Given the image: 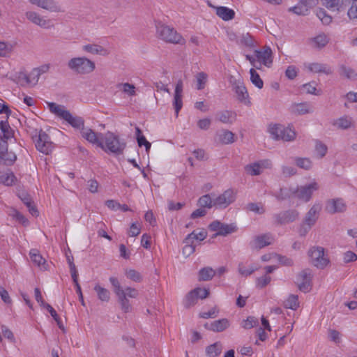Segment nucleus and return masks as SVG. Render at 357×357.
<instances>
[{
	"instance_id": "nucleus-12",
	"label": "nucleus",
	"mask_w": 357,
	"mask_h": 357,
	"mask_svg": "<svg viewBox=\"0 0 357 357\" xmlns=\"http://www.w3.org/2000/svg\"><path fill=\"white\" fill-rule=\"evenodd\" d=\"M347 205L341 198L332 199L326 202L325 210L330 214L344 212Z\"/></svg>"
},
{
	"instance_id": "nucleus-11",
	"label": "nucleus",
	"mask_w": 357,
	"mask_h": 357,
	"mask_svg": "<svg viewBox=\"0 0 357 357\" xmlns=\"http://www.w3.org/2000/svg\"><path fill=\"white\" fill-rule=\"evenodd\" d=\"M236 199V195L231 188L226 190L222 194L213 199L214 206L226 208Z\"/></svg>"
},
{
	"instance_id": "nucleus-61",
	"label": "nucleus",
	"mask_w": 357,
	"mask_h": 357,
	"mask_svg": "<svg viewBox=\"0 0 357 357\" xmlns=\"http://www.w3.org/2000/svg\"><path fill=\"white\" fill-rule=\"evenodd\" d=\"M15 179L16 178L13 173L4 174L0 176V181L6 185H12Z\"/></svg>"
},
{
	"instance_id": "nucleus-56",
	"label": "nucleus",
	"mask_w": 357,
	"mask_h": 357,
	"mask_svg": "<svg viewBox=\"0 0 357 357\" xmlns=\"http://www.w3.org/2000/svg\"><path fill=\"white\" fill-rule=\"evenodd\" d=\"M17 195L26 207H29L30 204L33 202L31 196L24 190H18Z\"/></svg>"
},
{
	"instance_id": "nucleus-22",
	"label": "nucleus",
	"mask_w": 357,
	"mask_h": 357,
	"mask_svg": "<svg viewBox=\"0 0 357 357\" xmlns=\"http://www.w3.org/2000/svg\"><path fill=\"white\" fill-rule=\"evenodd\" d=\"M313 1H298L297 5L288 9L289 12H293L298 15H306L308 13L309 8L312 6Z\"/></svg>"
},
{
	"instance_id": "nucleus-23",
	"label": "nucleus",
	"mask_w": 357,
	"mask_h": 357,
	"mask_svg": "<svg viewBox=\"0 0 357 357\" xmlns=\"http://www.w3.org/2000/svg\"><path fill=\"white\" fill-rule=\"evenodd\" d=\"M307 68L314 73H324L327 75L333 73L332 68L326 63H312L308 65Z\"/></svg>"
},
{
	"instance_id": "nucleus-16",
	"label": "nucleus",
	"mask_w": 357,
	"mask_h": 357,
	"mask_svg": "<svg viewBox=\"0 0 357 357\" xmlns=\"http://www.w3.org/2000/svg\"><path fill=\"white\" fill-rule=\"evenodd\" d=\"M229 321L226 318H223L215 320L211 323H206L204 324V328L208 331L219 333L225 331L229 327Z\"/></svg>"
},
{
	"instance_id": "nucleus-29",
	"label": "nucleus",
	"mask_w": 357,
	"mask_h": 357,
	"mask_svg": "<svg viewBox=\"0 0 357 357\" xmlns=\"http://www.w3.org/2000/svg\"><path fill=\"white\" fill-rule=\"evenodd\" d=\"M236 113L229 110H224L217 114L218 120L224 123L231 124L236 119Z\"/></svg>"
},
{
	"instance_id": "nucleus-41",
	"label": "nucleus",
	"mask_w": 357,
	"mask_h": 357,
	"mask_svg": "<svg viewBox=\"0 0 357 357\" xmlns=\"http://www.w3.org/2000/svg\"><path fill=\"white\" fill-rule=\"evenodd\" d=\"M197 205L202 208H212L213 206H214L213 200H212L210 195L206 194V195H202V197H200L199 198L198 202H197Z\"/></svg>"
},
{
	"instance_id": "nucleus-57",
	"label": "nucleus",
	"mask_w": 357,
	"mask_h": 357,
	"mask_svg": "<svg viewBox=\"0 0 357 357\" xmlns=\"http://www.w3.org/2000/svg\"><path fill=\"white\" fill-rule=\"evenodd\" d=\"M197 297L195 294V292H193V290L190 291L185 297V306L186 307H190L195 304H196L197 301Z\"/></svg>"
},
{
	"instance_id": "nucleus-51",
	"label": "nucleus",
	"mask_w": 357,
	"mask_h": 357,
	"mask_svg": "<svg viewBox=\"0 0 357 357\" xmlns=\"http://www.w3.org/2000/svg\"><path fill=\"white\" fill-rule=\"evenodd\" d=\"M340 70L341 73L348 79L354 80L357 79V74L352 68L346 67L345 66L342 65L340 67Z\"/></svg>"
},
{
	"instance_id": "nucleus-5",
	"label": "nucleus",
	"mask_w": 357,
	"mask_h": 357,
	"mask_svg": "<svg viewBox=\"0 0 357 357\" xmlns=\"http://www.w3.org/2000/svg\"><path fill=\"white\" fill-rule=\"evenodd\" d=\"M68 67L77 74L86 75L95 70L96 64L86 57H75L68 61Z\"/></svg>"
},
{
	"instance_id": "nucleus-35",
	"label": "nucleus",
	"mask_w": 357,
	"mask_h": 357,
	"mask_svg": "<svg viewBox=\"0 0 357 357\" xmlns=\"http://www.w3.org/2000/svg\"><path fill=\"white\" fill-rule=\"evenodd\" d=\"M94 290L97 293L98 298L102 302H108L110 299V292L108 289L96 284Z\"/></svg>"
},
{
	"instance_id": "nucleus-39",
	"label": "nucleus",
	"mask_w": 357,
	"mask_h": 357,
	"mask_svg": "<svg viewBox=\"0 0 357 357\" xmlns=\"http://www.w3.org/2000/svg\"><path fill=\"white\" fill-rule=\"evenodd\" d=\"M82 49L84 51L93 54H102V52H105L103 47L97 44L85 45Z\"/></svg>"
},
{
	"instance_id": "nucleus-32",
	"label": "nucleus",
	"mask_w": 357,
	"mask_h": 357,
	"mask_svg": "<svg viewBox=\"0 0 357 357\" xmlns=\"http://www.w3.org/2000/svg\"><path fill=\"white\" fill-rule=\"evenodd\" d=\"M136 131V139L137 142V144L139 147H142V146H144L146 151L147 153L149 152L151 144L147 141L144 135L142 134V132L141 129L138 127L135 128Z\"/></svg>"
},
{
	"instance_id": "nucleus-2",
	"label": "nucleus",
	"mask_w": 357,
	"mask_h": 357,
	"mask_svg": "<svg viewBox=\"0 0 357 357\" xmlns=\"http://www.w3.org/2000/svg\"><path fill=\"white\" fill-rule=\"evenodd\" d=\"M48 107L52 113L67 121L73 128L81 131L84 128L83 118L77 116H73L68 110L64 109V106L50 102Z\"/></svg>"
},
{
	"instance_id": "nucleus-31",
	"label": "nucleus",
	"mask_w": 357,
	"mask_h": 357,
	"mask_svg": "<svg viewBox=\"0 0 357 357\" xmlns=\"http://www.w3.org/2000/svg\"><path fill=\"white\" fill-rule=\"evenodd\" d=\"M207 236V231L205 229H202L199 233H196L195 231H193L192 233L189 234L185 238V243H193L194 240L203 241Z\"/></svg>"
},
{
	"instance_id": "nucleus-40",
	"label": "nucleus",
	"mask_w": 357,
	"mask_h": 357,
	"mask_svg": "<svg viewBox=\"0 0 357 357\" xmlns=\"http://www.w3.org/2000/svg\"><path fill=\"white\" fill-rule=\"evenodd\" d=\"M284 306L285 308L291 309L293 310H297V308L299 307L298 296L291 294L284 301Z\"/></svg>"
},
{
	"instance_id": "nucleus-63",
	"label": "nucleus",
	"mask_w": 357,
	"mask_h": 357,
	"mask_svg": "<svg viewBox=\"0 0 357 357\" xmlns=\"http://www.w3.org/2000/svg\"><path fill=\"white\" fill-rule=\"evenodd\" d=\"M193 292H195V294L197 298L204 299L207 298L209 295V289L206 288L197 287L193 289Z\"/></svg>"
},
{
	"instance_id": "nucleus-25",
	"label": "nucleus",
	"mask_w": 357,
	"mask_h": 357,
	"mask_svg": "<svg viewBox=\"0 0 357 357\" xmlns=\"http://www.w3.org/2000/svg\"><path fill=\"white\" fill-rule=\"evenodd\" d=\"M0 129L1 130V135H0V139L2 140H8L13 137L14 132L13 130L11 129L8 121L7 120L6 121H1L0 122Z\"/></svg>"
},
{
	"instance_id": "nucleus-53",
	"label": "nucleus",
	"mask_w": 357,
	"mask_h": 357,
	"mask_svg": "<svg viewBox=\"0 0 357 357\" xmlns=\"http://www.w3.org/2000/svg\"><path fill=\"white\" fill-rule=\"evenodd\" d=\"M258 324L259 321L256 317L250 316L247 318V319L243 320L242 327L245 329H250L257 326Z\"/></svg>"
},
{
	"instance_id": "nucleus-46",
	"label": "nucleus",
	"mask_w": 357,
	"mask_h": 357,
	"mask_svg": "<svg viewBox=\"0 0 357 357\" xmlns=\"http://www.w3.org/2000/svg\"><path fill=\"white\" fill-rule=\"evenodd\" d=\"M295 162L298 167L305 170L310 169L312 166V162L308 158H296Z\"/></svg>"
},
{
	"instance_id": "nucleus-7",
	"label": "nucleus",
	"mask_w": 357,
	"mask_h": 357,
	"mask_svg": "<svg viewBox=\"0 0 357 357\" xmlns=\"http://www.w3.org/2000/svg\"><path fill=\"white\" fill-rule=\"evenodd\" d=\"M32 139L38 151L45 155L52 153L54 145L51 142L50 136L43 130H40L38 132L36 130V135L32 136Z\"/></svg>"
},
{
	"instance_id": "nucleus-26",
	"label": "nucleus",
	"mask_w": 357,
	"mask_h": 357,
	"mask_svg": "<svg viewBox=\"0 0 357 357\" xmlns=\"http://www.w3.org/2000/svg\"><path fill=\"white\" fill-rule=\"evenodd\" d=\"M310 40L313 47L321 49L328 43L329 38L325 33H321L312 38Z\"/></svg>"
},
{
	"instance_id": "nucleus-10",
	"label": "nucleus",
	"mask_w": 357,
	"mask_h": 357,
	"mask_svg": "<svg viewBox=\"0 0 357 357\" xmlns=\"http://www.w3.org/2000/svg\"><path fill=\"white\" fill-rule=\"evenodd\" d=\"M318 188L319 185L316 182L301 187H295V189L297 190L295 193V197L307 202L311 199L313 192L318 190Z\"/></svg>"
},
{
	"instance_id": "nucleus-8",
	"label": "nucleus",
	"mask_w": 357,
	"mask_h": 357,
	"mask_svg": "<svg viewBox=\"0 0 357 357\" xmlns=\"http://www.w3.org/2000/svg\"><path fill=\"white\" fill-rule=\"evenodd\" d=\"M324 248L320 246H313L308 250V256L311 264L319 269H324L330 262L325 256Z\"/></svg>"
},
{
	"instance_id": "nucleus-55",
	"label": "nucleus",
	"mask_w": 357,
	"mask_h": 357,
	"mask_svg": "<svg viewBox=\"0 0 357 357\" xmlns=\"http://www.w3.org/2000/svg\"><path fill=\"white\" fill-rule=\"evenodd\" d=\"M241 44L244 45L248 47H254L255 46V40L249 33L242 35L241 38Z\"/></svg>"
},
{
	"instance_id": "nucleus-36",
	"label": "nucleus",
	"mask_w": 357,
	"mask_h": 357,
	"mask_svg": "<svg viewBox=\"0 0 357 357\" xmlns=\"http://www.w3.org/2000/svg\"><path fill=\"white\" fill-rule=\"evenodd\" d=\"M14 77L13 80L22 86L31 83L30 77L24 72L20 71L16 73Z\"/></svg>"
},
{
	"instance_id": "nucleus-59",
	"label": "nucleus",
	"mask_w": 357,
	"mask_h": 357,
	"mask_svg": "<svg viewBox=\"0 0 357 357\" xmlns=\"http://www.w3.org/2000/svg\"><path fill=\"white\" fill-rule=\"evenodd\" d=\"M312 280V273L311 270L309 268H306L303 270L297 277L298 282L303 281H311Z\"/></svg>"
},
{
	"instance_id": "nucleus-44",
	"label": "nucleus",
	"mask_w": 357,
	"mask_h": 357,
	"mask_svg": "<svg viewBox=\"0 0 357 357\" xmlns=\"http://www.w3.org/2000/svg\"><path fill=\"white\" fill-rule=\"evenodd\" d=\"M13 45L9 43L0 41V56H9L13 50Z\"/></svg>"
},
{
	"instance_id": "nucleus-45",
	"label": "nucleus",
	"mask_w": 357,
	"mask_h": 357,
	"mask_svg": "<svg viewBox=\"0 0 357 357\" xmlns=\"http://www.w3.org/2000/svg\"><path fill=\"white\" fill-rule=\"evenodd\" d=\"M3 155H0V164L11 165L16 160L17 157L13 152H8L7 151V154Z\"/></svg>"
},
{
	"instance_id": "nucleus-15",
	"label": "nucleus",
	"mask_w": 357,
	"mask_h": 357,
	"mask_svg": "<svg viewBox=\"0 0 357 357\" xmlns=\"http://www.w3.org/2000/svg\"><path fill=\"white\" fill-rule=\"evenodd\" d=\"M272 239V236L269 233L256 236L253 241L250 243V245L252 249H261L271 245Z\"/></svg>"
},
{
	"instance_id": "nucleus-47",
	"label": "nucleus",
	"mask_w": 357,
	"mask_h": 357,
	"mask_svg": "<svg viewBox=\"0 0 357 357\" xmlns=\"http://www.w3.org/2000/svg\"><path fill=\"white\" fill-rule=\"evenodd\" d=\"M45 308L50 313L51 316L53 317L54 321L56 322L58 327L61 330L64 331L65 330L64 326L62 324V321H61L59 316L56 313V310L50 304H47L45 305Z\"/></svg>"
},
{
	"instance_id": "nucleus-42",
	"label": "nucleus",
	"mask_w": 357,
	"mask_h": 357,
	"mask_svg": "<svg viewBox=\"0 0 357 357\" xmlns=\"http://www.w3.org/2000/svg\"><path fill=\"white\" fill-rule=\"evenodd\" d=\"M352 122V119L349 116H343L338 119L335 123L334 125L336 126L338 128L346 130L351 127Z\"/></svg>"
},
{
	"instance_id": "nucleus-37",
	"label": "nucleus",
	"mask_w": 357,
	"mask_h": 357,
	"mask_svg": "<svg viewBox=\"0 0 357 357\" xmlns=\"http://www.w3.org/2000/svg\"><path fill=\"white\" fill-rule=\"evenodd\" d=\"M116 296L121 305V310L126 313L130 312L132 307L130 304L129 300L126 296L125 291L120 293V294L117 295Z\"/></svg>"
},
{
	"instance_id": "nucleus-58",
	"label": "nucleus",
	"mask_w": 357,
	"mask_h": 357,
	"mask_svg": "<svg viewBox=\"0 0 357 357\" xmlns=\"http://www.w3.org/2000/svg\"><path fill=\"white\" fill-rule=\"evenodd\" d=\"M328 148L326 144L320 141H317L315 144V151L319 155V158H323L327 153Z\"/></svg>"
},
{
	"instance_id": "nucleus-17",
	"label": "nucleus",
	"mask_w": 357,
	"mask_h": 357,
	"mask_svg": "<svg viewBox=\"0 0 357 357\" xmlns=\"http://www.w3.org/2000/svg\"><path fill=\"white\" fill-rule=\"evenodd\" d=\"M208 5L215 9L216 15L225 21H229L234 18L235 12L234 10L225 6H214L211 1H207Z\"/></svg>"
},
{
	"instance_id": "nucleus-27",
	"label": "nucleus",
	"mask_w": 357,
	"mask_h": 357,
	"mask_svg": "<svg viewBox=\"0 0 357 357\" xmlns=\"http://www.w3.org/2000/svg\"><path fill=\"white\" fill-rule=\"evenodd\" d=\"M234 90L237 96V98L241 102H245L248 98V93L246 87L241 82H235L234 84Z\"/></svg>"
},
{
	"instance_id": "nucleus-64",
	"label": "nucleus",
	"mask_w": 357,
	"mask_h": 357,
	"mask_svg": "<svg viewBox=\"0 0 357 357\" xmlns=\"http://www.w3.org/2000/svg\"><path fill=\"white\" fill-rule=\"evenodd\" d=\"M350 20L357 21V1H353V3L347 12Z\"/></svg>"
},
{
	"instance_id": "nucleus-43",
	"label": "nucleus",
	"mask_w": 357,
	"mask_h": 357,
	"mask_svg": "<svg viewBox=\"0 0 357 357\" xmlns=\"http://www.w3.org/2000/svg\"><path fill=\"white\" fill-rule=\"evenodd\" d=\"M250 74L252 83L258 89H262L264 82L257 72L254 68H251L250 70Z\"/></svg>"
},
{
	"instance_id": "nucleus-4",
	"label": "nucleus",
	"mask_w": 357,
	"mask_h": 357,
	"mask_svg": "<svg viewBox=\"0 0 357 357\" xmlns=\"http://www.w3.org/2000/svg\"><path fill=\"white\" fill-rule=\"evenodd\" d=\"M320 210V206L314 204L305 213L298 228V234L300 236L305 237L312 227L315 225L319 216Z\"/></svg>"
},
{
	"instance_id": "nucleus-9",
	"label": "nucleus",
	"mask_w": 357,
	"mask_h": 357,
	"mask_svg": "<svg viewBox=\"0 0 357 357\" xmlns=\"http://www.w3.org/2000/svg\"><path fill=\"white\" fill-rule=\"evenodd\" d=\"M300 215L298 210L291 208L282 211L273 215L274 224L276 225H285L296 221Z\"/></svg>"
},
{
	"instance_id": "nucleus-62",
	"label": "nucleus",
	"mask_w": 357,
	"mask_h": 357,
	"mask_svg": "<svg viewBox=\"0 0 357 357\" xmlns=\"http://www.w3.org/2000/svg\"><path fill=\"white\" fill-rule=\"evenodd\" d=\"M126 275L128 278L137 282H139L142 279L141 274L134 269L127 271Z\"/></svg>"
},
{
	"instance_id": "nucleus-34",
	"label": "nucleus",
	"mask_w": 357,
	"mask_h": 357,
	"mask_svg": "<svg viewBox=\"0 0 357 357\" xmlns=\"http://www.w3.org/2000/svg\"><path fill=\"white\" fill-rule=\"evenodd\" d=\"M237 230V227L235 224H222L220 230L215 233L213 237L218 236H227L229 234L234 233Z\"/></svg>"
},
{
	"instance_id": "nucleus-3",
	"label": "nucleus",
	"mask_w": 357,
	"mask_h": 357,
	"mask_svg": "<svg viewBox=\"0 0 357 357\" xmlns=\"http://www.w3.org/2000/svg\"><path fill=\"white\" fill-rule=\"evenodd\" d=\"M156 33L158 38L167 43L172 44H184L185 39L173 27H170L161 22H155Z\"/></svg>"
},
{
	"instance_id": "nucleus-24",
	"label": "nucleus",
	"mask_w": 357,
	"mask_h": 357,
	"mask_svg": "<svg viewBox=\"0 0 357 357\" xmlns=\"http://www.w3.org/2000/svg\"><path fill=\"white\" fill-rule=\"evenodd\" d=\"M26 18L33 24L38 25L43 28L49 27V22L40 17V15L33 11H28L26 13Z\"/></svg>"
},
{
	"instance_id": "nucleus-14",
	"label": "nucleus",
	"mask_w": 357,
	"mask_h": 357,
	"mask_svg": "<svg viewBox=\"0 0 357 357\" xmlns=\"http://www.w3.org/2000/svg\"><path fill=\"white\" fill-rule=\"evenodd\" d=\"M183 81L178 80L175 86L173 106L175 109L176 116H178L179 111L183 107L182 93H183Z\"/></svg>"
},
{
	"instance_id": "nucleus-6",
	"label": "nucleus",
	"mask_w": 357,
	"mask_h": 357,
	"mask_svg": "<svg viewBox=\"0 0 357 357\" xmlns=\"http://www.w3.org/2000/svg\"><path fill=\"white\" fill-rule=\"evenodd\" d=\"M268 132L272 139L275 140H283L286 142L293 141L296 137V132L289 128H285L280 123H270L268 126Z\"/></svg>"
},
{
	"instance_id": "nucleus-18",
	"label": "nucleus",
	"mask_w": 357,
	"mask_h": 357,
	"mask_svg": "<svg viewBox=\"0 0 357 357\" xmlns=\"http://www.w3.org/2000/svg\"><path fill=\"white\" fill-rule=\"evenodd\" d=\"M269 165H271V163L268 160H261L247 165L245 167V170L247 174L251 176H257L261 173V169L263 168L268 167Z\"/></svg>"
},
{
	"instance_id": "nucleus-1",
	"label": "nucleus",
	"mask_w": 357,
	"mask_h": 357,
	"mask_svg": "<svg viewBox=\"0 0 357 357\" xmlns=\"http://www.w3.org/2000/svg\"><path fill=\"white\" fill-rule=\"evenodd\" d=\"M126 146V142L123 139L109 131L105 134L103 141L99 144V147L105 153L116 155L122 154Z\"/></svg>"
},
{
	"instance_id": "nucleus-52",
	"label": "nucleus",
	"mask_w": 357,
	"mask_h": 357,
	"mask_svg": "<svg viewBox=\"0 0 357 357\" xmlns=\"http://www.w3.org/2000/svg\"><path fill=\"white\" fill-rule=\"evenodd\" d=\"M258 268L257 266H252L250 267V268L247 269L243 263H240L238 264V270L239 273L245 277H247L248 275H250L252 274L255 271H257Z\"/></svg>"
},
{
	"instance_id": "nucleus-19",
	"label": "nucleus",
	"mask_w": 357,
	"mask_h": 357,
	"mask_svg": "<svg viewBox=\"0 0 357 357\" xmlns=\"http://www.w3.org/2000/svg\"><path fill=\"white\" fill-rule=\"evenodd\" d=\"M296 191L297 190L295 189V187H282L280 188L278 192L271 193V195L275 197L278 201L282 202L295 197Z\"/></svg>"
},
{
	"instance_id": "nucleus-54",
	"label": "nucleus",
	"mask_w": 357,
	"mask_h": 357,
	"mask_svg": "<svg viewBox=\"0 0 357 357\" xmlns=\"http://www.w3.org/2000/svg\"><path fill=\"white\" fill-rule=\"evenodd\" d=\"M246 208L250 211H253L257 214H263L265 213V209L261 203H249Z\"/></svg>"
},
{
	"instance_id": "nucleus-60",
	"label": "nucleus",
	"mask_w": 357,
	"mask_h": 357,
	"mask_svg": "<svg viewBox=\"0 0 357 357\" xmlns=\"http://www.w3.org/2000/svg\"><path fill=\"white\" fill-rule=\"evenodd\" d=\"M118 87L122 88L123 91L129 96L135 95V87L133 84L129 83L120 84L118 85Z\"/></svg>"
},
{
	"instance_id": "nucleus-30",
	"label": "nucleus",
	"mask_w": 357,
	"mask_h": 357,
	"mask_svg": "<svg viewBox=\"0 0 357 357\" xmlns=\"http://www.w3.org/2000/svg\"><path fill=\"white\" fill-rule=\"evenodd\" d=\"M255 53L256 57L259 60H261L265 66H269L268 63H272V60H270L269 61H268L272 55V51L270 47H268L263 52L259 51V50H255Z\"/></svg>"
},
{
	"instance_id": "nucleus-38",
	"label": "nucleus",
	"mask_w": 357,
	"mask_h": 357,
	"mask_svg": "<svg viewBox=\"0 0 357 357\" xmlns=\"http://www.w3.org/2000/svg\"><path fill=\"white\" fill-rule=\"evenodd\" d=\"M29 255L31 261L37 266H41L45 264V259H43L38 250L36 249L31 250Z\"/></svg>"
},
{
	"instance_id": "nucleus-20",
	"label": "nucleus",
	"mask_w": 357,
	"mask_h": 357,
	"mask_svg": "<svg viewBox=\"0 0 357 357\" xmlns=\"http://www.w3.org/2000/svg\"><path fill=\"white\" fill-rule=\"evenodd\" d=\"M36 2L38 7L50 13L63 12L64 8L59 3V1H32Z\"/></svg>"
},
{
	"instance_id": "nucleus-21",
	"label": "nucleus",
	"mask_w": 357,
	"mask_h": 357,
	"mask_svg": "<svg viewBox=\"0 0 357 357\" xmlns=\"http://www.w3.org/2000/svg\"><path fill=\"white\" fill-rule=\"evenodd\" d=\"M291 113L296 115H303L310 113L311 106L310 103L304 102L301 103H293L289 109Z\"/></svg>"
},
{
	"instance_id": "nucleus-33",
	"label": "nucleus",
	"mask_w": 357,
	"mask_h": 357,
	"mask_svg": "<svg viewBox=\"0 0 357 357\" xmlns=\"http://www.w3.org/2000/svg\"><path fill=\"white\" fill-rule=\"evenodd\" d=\"M222 344L217 342L208 346L206 349V356L208 357H218L222 351Z\"/></svg>"
},
{
	"instance_id": "nucleus-28",
	"label": "nucleus",
	"mask_w": 357,
	"mask_h": 357,
	"mask_svg": "<svg viewBox=\"0 0 357 357\" xmlns=\"http://www.w3.org/2000/svg\"><path fill=\"white\" fill-rule=\"evenodd\" d=\"M215 275V271L211 267L206 266L201 268L198 272L199 281H209Z\"/></svg>"
},
{
	"instance_id": "nucleus-48",
	"label": "nucleus",
	"mask_w": 357,
	"mask_h": 357,
	"mask_svg": "<svg viewBox=\"0 0 357 357\" xmlns=\"http://www.w3.org/2000/svg\"><path fill=\"white\" fill-rule=\"evenodd\" d=\"M317 16L324 24L328 25L332 22L331 16L328 15L324 8H319L317 10Z\"/></svg>"
},
{
	"instance_id": "nucleus-49",
	"label": "nucleus",
	"mask_w": 357,
	"mask_h": 357,
	"mask_svg": "<svg viewBox=\"0 0 357 357\" xmlns=\"http://www.w3.org/2000/svg\"><path fill=\"white\" fill-rule=\"evenodd\" d=\"M234 135L232 132L227 130H223L222 134L220 135V140L225 144L234 142Z\"/></svg>"
},
{
	"instance_id": "nucleus-50",
	"label": "nucleus",
	"mask_w": 357,
	"mask_h": 357,
	"mask_svg": "<svg viewBox=\"0 0 357 357\" xmlns=\"http://www.w3.org/2000/svg\"><path fill=\"white\" fill-rule=\"evenodd\" d=\"M207 75L204 72L198 73L196 75L197 79V89L198 90H202L205 87V84L207 80Z\"/></svg>"
},
{
	"instance_id": "nucleus-13",
	"label": "nucleus",
	"mask_w": 357,
	"mask_h": 357,
	"mask_svg": "<svg viewBox=\"0 0 357 357\" xmlns=\"http://www.w3.org/2000/svg\"><path fill=\"white\" fill-rule=\"evenodd\" d=\"M82 137L87 140L89 143L96 144L99 147V144L103 141L105 134L101 132H96L89 128H84L81 131Z\"/></svg>"
}]
</instances>
